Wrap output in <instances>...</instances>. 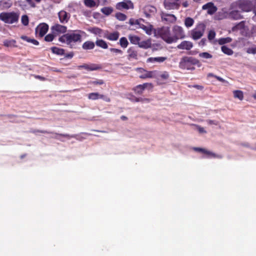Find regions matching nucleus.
Instances as JSON below:
<instances>
[{"mask_svg":"<svg viewBox=\"0 0 256 256\" xmlns=\"http://www.w3.org/2000/svg\"><path fill=\"white\" fill-rule=\"evenodd\" d=\"M78 32H72L67 33L60 36L58 40L62 43H66L70 48H75V44L82 42L81 34H85L82 30H78Z\"/></svg>","mask_w":256,"mask_h":256,"instance_id":"nucleus-1","label":"nucleus"},{"mask_svg":"<svg viewBox=\"0 0 256 256\" xmlns=\"http://www.w3.org/2000/svg\"><path fill=\"white\" fill-rule=\"evenodd\" d=\"M200 66V61L192 56H183L179 62V68L182 70H194L195 66Z\"/></svg>","mask_w":256,"mask_h":256,"instance_id":"nucleus-2","label":"nucleus"},{"mask_svg":"<svg viewBox=\"0 0 256 256\" xmlns=\"http://www.w3.org/2000/svg\"><path fill=\"white\" fill-rule=\"evenodd\" d=\"M156 36L162 38L168 44H172L171 32L170 28L168 26H162L154 30Z\"/></svg>","mask_w":256,"mask_h":256,"instance_id":"nucleus-3","label":"nucleus"},{"mask_svg":"<svg viewBox=\"0 0 256 256\" xmlns=\"http://www.w3.org/2000/svg\"><path fill=\"white\" fill-rule=\"evenodd\" d=\"M206 28V26L202 22L197 24L196 28L192 30L190 36L194 40H198L200 38L204 35Z\"/></svg>","mask_w":256,"mask_h":256,"instance_id":"nucleus-4","label":"nucleus"},{"mask_svg":"<svg viewBox=\"0 0 256 256\" xmlns=\"http://www.w3.org/2000/svg\"><path fill=\"white\" fill-rule=\"evenodd\" d=\"M19 14L14 12H2L0 14V19L5 23L13 24L18 21Z\"/></svg>","mask_w":256,"mask_h":256,"instance_id":"nucleus-5","label":"nucleus"},{"mask_svg":"<svg viewBox=\"0 0 256 256\" xmlns=\"http://www.w3.org/2000/svg\"><path fill=\"white\" fill-rule=\"evenodd\" d=\"M185 34L182 27L176 25L173 26L171 33L172 44L176 42L178 40L184 38Z\"/></svg>","mask_w":256,"mask_h":256,"instance_id":"nucleus-6","label":"nucleus"},{"mask_svg":"<svg viewBox=\"0 0 256 256\" xmlns=\"http://www.w3.org/2000/svg\"><path fill=\"white\" fill-rule=\"evenodd\" d=\"M153 84L152 83H144L142 84H138L132 88V90L138 94H142L146 88H152Z\"/></svg>","mask_w":256,"mask_h":256,"instance_id":"nucleus-7","label":"nucleus"},{"mask_svg":"<svg viewBox=\"0 0 256 256\" xmlns=\"http://www.w3.org/2000/svg\"><path fill=\"white\" fill-rule=\"evenodd\" d=\"M256 4V1H242L240 4V8L245 12L252 11L254 10V4Z\"/></svg>","mask_w":256,"mask_h":256,"instance_id":"nucleus-8","label":"nucleus"},{"mask_svg":"<svg viewBox=\"0 0 256 256\" xmlns=\"http://www.w3.org/2000/svg\"><path fill=\"white\" fill-rule=\"evenodd\" d=\"M138 70L142 74L139 76V78L141 79H146L147 78H152L156 77V70L154 71H148L142 68H139Z\"/></svg>","mask_w":256,"mask_h":256,"instance_id":"nucleus-9","label":"nucleus"},{"mask_svg":"<svg viewBox=\"0 0 256 256\" xmlns=\"http://www.w3.org/2000/svg\"><path fill=\"white\" fill-rule=\"evenodd\" d=\"M48 30V26L45 23H42L36 28V34H38L40 37L44 36Z\"/></svg>","mask_w":256,"mask_h":256,"instance_id":"nucleus-10","label":"nucleus"},{"mask_svg":"<svg viewBox=\"0 0 256 256\" xmlns=\"http://www.w3.org/2000/svg\"><path fill=\"white\" fill-rule=\"evenodd\" d=\"M116 8L120 10L132 9L134 8V4L132 1H122L116 4Z\"/></svg>","mask_w":256,"mask_h":256,"instance_id":"nucleus-11","label":"nucleus"},{"mask_svg":"<svg viewBox=\"0 0 256 256\" xmlns=\"http://www.w3.org/2000/svg\"><path fill=\"white\" fill-rule=\"evenodd\" d=\"M164 8L168 10L178 9L180 4L177 1H164Z\"/></svg>","mask_w":256,"mask_h":256,"instance_id":"nucleus-12","label":"nucleus"},{"mask_svg":"<svg viewBox=\"0 0 256 256\" xmlns=\"http://www.w3.org/2000/svg\"><path fill=\"white\" fill-rule=\"evenodd\" d=\"M66 27L59 24H55L51 28L52 31L53 33L56 34V36L61 33H64L66 31Z\"/></svg>","mask_w":256,"mask_h":256,"instance_id":"nucleus-13","label":"nucleus"},{"mask_svg":"<svg viewBox=\"0 0 256 256\" xmlns=\"http://www.w3.org/2000/svg\"><path fill=\"white\" fill-rule=\"evenodd\" d=\"M161 18L162 21L170 23L174 22L176 20V18L174 15L172 14H168L164 12L162 13Z\"/></svg>","mask_w":256,"mask_h":256,"instance_id":"nucleus-14","label":"nucleus"},{"mask_svg":"<svg viewBox=\"0 0 256 256\" xmlns=\"http://www.w3.org/2000/svg\"><path fill=\"white\" fill-rule=\"evenodd\" d=\"M18 5L23 10H28L35 7V4L34 1H18Z\"/></svg>","mask_w":256,"mask_h":256,"instance_id":"nucleus-15","label":"nucleus"},{"mask_svg":"<svg viewBox=\"0 0 256 256\" xmlns=\"http://www.w3.org/2000/svg\"><path fill=\"white\" fill-rule=\"evenodd\" d=\"M203 10H206L207 12L210 14H214L217 10V8L212 2L207 3L202 6Z\"/></svg>","mask_w":256,"mask_h":256,"instance_id":"nucleus-16","label":"nucleus"},{"mask_svg":"<svg viewBox=\"0 0 256 256\" xmlns=\"http://www.w3.org/2000/svg\"><path fill=\"white\" fill-rule=\"evenodd\" d=\"M128 58L129 60H137L138 59V52L135 48L134 47L130 48L128 50Z\"/></svg>","mask_w":256,"mask_h":256,"instance_id":"nucleus-17","label":"nucleus"},{"mask_svg":"<svg viewBox=\"0 0 256 256\" xmlns=\"http://www.w3.org/2000/svg\"><path fill=\"white\" fill-rule=\"evenodd\" d=\"M193 46V44L190 41L184 40L178 45L177 48L180 50H190Z\"/></svg>","mask_w":256,"mask_h":256,"instance_id":"nucleus-18","label":"nucleus"},{"mask_svg":"<svg viewBox=\"0 0 256 256\" xmlns=\"http://www.w3.org/2000/svg\"><path fill=\"white\" fill-rule=\"evenodd\" d=\"M32 132L34 133V134H36L37 132H40V133H42V134H57V135H60V136H63V137L68 138H69L75 137L74 136H70V135H69L68 134H57L56 132H48V131L44 130H34L32 131Z\"/></svg>","mask_w":256,"mask_h":256,"instance_id":"nucleus-19","label":"nucleus"},{"mask_svg":"<svg viewBox=\"0 0 256 256\" xmlns=\"http://www.w3.org/2000/svg\"><path fill=\"white\" fill-rule=\"evenodd\" d=\"M120 36V33L118 31L108 33L105 34L104 37L108 40L112 41H116L118 40Z\"/></svg>","mask_w":256,"mask_h":256,"instance_id":"nucleus-20","label":"nucleus"},{"mask_svg":"<svg viewBox=\"0 0 256 256\" xmlns=\"http://www.w3.org/2000/svg\"><path fill=\"white\" fill-rule=\"evenodd\" d=\"M60 20L62 23L67 22L69 20L68 14L64 10L60 11L58 14Z\"/></svg>","mask_w":256,"mask_h":256,"instance_id":"nucleus-21","label":"nucleus"},{"mask_svg":"<svg viewBox=\"0 0 256 256\" xmlns=\"http://www.w3.org/2000/svg\"><path fill=\"white\" fill-rule=\"evenodd\" d=\"M3 45L7 48H17L16 42L13 39L5 40L3 42Z\"/></svg>","mask_w":256,"mask_h":256,"instance_id":"nucleus-22","label":"nucleus"},{"mask_svg":"<svg viewBox=\"0 0 256 256\" xmlns=\"http://www.w3.org/2000/svg\"><path fill=\"white\" fill-rule=\"evenodd\" d=\"M229 17L232 20H238L242 18L240 12L238 10H233L230 12Z\"/></svg>","mask_w":256,"mask_h":256,"instance_id":"nucleus-23","label":"nucleus"},{"mask_svg":"<svg viewBox=\"0 0 256 256\" xmlns=\"http://www.w3.org/2000/svg\"><path fill=\"white\" fill-rule=\"evenodd\" d=\"M84 69L92 71L100 70L102 66L98 64H84Z\"/></svg>","mask_w":256,"mask_h":256,"instance_id":"nucleus-24","label":"nucleus"},{"mask_svg":"<svg viewBox=\"0 0 256 256\" xmlns=\"http://www.w3.org/2000/svg\"><path fill=\"white\" fill-rule=\"evenodd\" d=\"M166 60V57H163V56L156 57V58L150 57V58H148L147 59L146 62H158V63H161V62H162L164 61H165Z\"/></svg>","mask_w":256,"mask_h":256,"instance_id":"nucleus-25","label":"nucleus"},{"mask_svg":"<svg viewBox=\"0 0 256 256\" xmlns=\"http://www.w3.org/2000/svg\"><path fill=\"white\" fill-rule=\"evenodd\" d=\"M156 12V8L151 6H147L144 8V12L147 17H150L151 14H154Z\"/></svg>","mask_w":256,"mask_h":256,"instance_id":"nucleus-26","label":"nucleus"},{"mask_svg":"<svg viewBox=\"0 0 256 256\" xmlns=\"http://www.w3.org/2000/svg\"><path fill=\"white\" fill-rule=\"evenodd\" d=\"M95 46V44L92 41H86L82 46V48L84 50H92Z\"/></svg>","mask_w":256,"mask_h":256,"instance_id":"nucleus-27","label":"nucleus"},{"mask_svg":"<svg viewBox=\"0 0 256 256\" xmlns=\"http://www.w3.org/2000/svg\"><path fill=\"white\" fill-rule=\"evenodd\" d=\"M52 52L58 56H62L64 54V50L56 46H53L50 48Z\"/></svg>","mask_w":256,"mask_h":256,"instance_id":"nucleus-28","label":"nucleus"},{"mask_svg":"<svg viewBox=\"0 0 256 256\" xmlns=\"http://www.w3.org/2000/svg\"><path fill=\"white\" fill-rule=\"evenodd\" d=\"M128 39L130 42L134 44H138L140 40V38L139 36L132 34H130L128 36Z\"/></svg>","mask_w":256,"mask_h":256,"instance_id":"nucleus-29","label":"nucleus"},{"mask_svg":"<svg viewBox=\"0 0 256 256\" xmlns=\"http://www.w3.org/2000/svg\"><path fill=\"white\" fill-rule=\"evenodd\" d=\"M139 26L140 28H142L145 31L146 34L149 35L152 34V25L145 26L140 23Z\"/></svg>","mask_w":256,"mask_h":256,"instance_id":"nucleus-30","label":"nucleus"},{"mask_svg":"<svg viewBox=\"0 0 256 256\" xmlns=\"http://www.w3.org/2000/svg\"><path fill=\"white\" fill-rule=\"evenodd\" d=\"M96 44L101 48L106 49L108 48L107 43L103 40H97L96 42Z\"/></svg>","mask_w":256,"mask_h":256,"instance_id":"nucleus-31","label":"nucleus"},{"mask_svg":"<svg viewBox=\"0 0 256 256\" xmlns=\"http://www.w3.org/2000/svg\"><path fill=\"white\" fill-rule=\"evenodd\" d=\"M234 96L235 98H238L242 100L244 98V94L242 90H236L233 92Z\"/></svg>","mask_w":256,"mask_h":256,"instance_id":"nucleus-32","label":"nucleus"},{"mask_svg":"<svg viewBox=\"0 0 256 256\" xmlns=\"http://www.w3.org/2000/svg\"><path fill=\"white\" fill-rule=\"evenodd\" d=\"M221 50L224 54L228 56H231L234 53L232 49L225 46H223L221 47Z\"/></svg>","mask_w":256,"mask_h":256,"instance_id":"nucleus-33","label":"nucleus"},{"mask_svg":"<svg viewBox=\"0 0 256 256\" xmlns=\"http://www.w3.org/2000/svg\"><path fill=\"white\" fill-rule=\"evenodd\" d=\"M232 41V38L230 37L223 38L218 39V43L220 45H223L225 44L230 42Z\"/></svg>","mask_w":256,"mask_h":256,"instance_id":"nucleus-34","label":"nucleus"},{"mask_svg":"<svg viewBox=\"0 0 256 256\" xmlns=\"http://www.w3.org/2000/svg\"><path fill=\"white\" fill-rule=\"evenodd\" d=\"M119 44L121 47L126 48L128 45V42L126 38L122 37L120 40Z\"/></svg>","mask_w":256,"mask_h":256,"instance_id":"nucleus-35","label":"nucleus"},{"mask_svg":"<svg viewBox=\"0 0 256 256\" xmlns=\"http://www.w3.org/2000/svg\"><path fill=\"white\" fill-rule=\"evenodd\" d=\"M101 12L106 16H108L113 12V8L112 7H104L101 9Z\"/></svg>","mask_w":256,"mask_h":256,"instance_id":"nucleus-36","label":"nucleus"},{"mask_svg":"<svg viewBox=\"0 0 256 256\" xmlns=\"http://www.w3.org/2000/svg\"><path fill=\"white\" fill-rule=\"evenodd\" d=\"M194 24V20L192 18L190 17H188L186 18L184 20V24L186 27L190 28Z\"/></svg>","mask_w":256,"mask_h":256,"instance_id":"nucleus-37","label":"nucleus"},{"mask_svg":"<svg viewBox=\"0 0 256 256\" xmlns=\"http://www.w3.org/2000/svg\"><path fill=\"white\" fill-rule=\"evenodd\" d=\"M56 36V34L52 32V34H49L44 37V40L47 42H50Z\"/></svg>","mask_w":256,"mask_h":256,"instance_id":"nucleus-38","label":"nucleus"},{"mask_svg":"<svg viewBox=\"0 0 256 256\" xmlns=\"http://www.w3.org/2000/svg\"><path fill=\"white\" fill-rule=\"evenodd\" d=\"M88 98L89 100H95L98 99V92H94L90 93Z\"/></svg>","mask_w":256,"mask_h":256,"instance_id":"nucleus-39","label":"nucleus"},{"mask_svg":"<svg viewBox=\"0 0 256 256\" xmlns=\"http://www.w3.org/2000/svg\"><path fill=\"white\" fill-rule=\"evenodd\" d=\"M244 21L240 22H239L238 24H237L232 28V30L243 29L244 27Z\"/></svg>","mask_w":256,"mask_h":256,"instance_id":"nucleus-40","label":"nucleus"},{"mask_svg":"<svg viewBox=\"0 0 256 256\" xmlns=\"http://www.w3.org/2000/svg\"><path fill=\"white\" fill-rule=\"evenodd\" d=\"M115 16L118 20L121 21L125 20L126 18V15L121 12L116 13Z\"/></svg>","mask_w":256,"mask_h":256,"instance_id":"nucleus-41","label":"nucleus"},{"mask_svg":"<svg viewBox=\"0 0 256 256\" xmlns=\"http://www.w3.org/2000/svg\"><path fill=\"white\" fill-rule=\"evenodd\" d=\"M216 35V34L214 30H210L208 35V40L210 41L213 40L214 38Z\"/></svg>","mask_w":256,"mask_h":256,"instance_id":"nucleus-42","label":"nucleus"},{"mask_svg":"<svg viewBox=\"0 0 256 256\" xmlns=\"http://www.w3.org/2000/svg\"><path fill=\"white\" fill-rule=\"evenodd\" d=\"M138 46L140 48H146L150 47V44L146 41H142L139 42Z\"/></svg>","mask_w":256,"mask_h":256,"instance_id":"nucleus-43","label":"nucleus"},{"mask_svg":"<svg viewBox=\"0 0 256 256\" xmlns=\"http://www.w3.org/2000/svg\"><path fill=\"white\" fill-rule=\"evenodd\" d=\"M98 99H102L106 102H110L111 101L110 98L106 95L98 93Z\"/></svg>","mask_w":256,"mask_h":256,"instance_id":"nucleus-44","label":"nucleus"},{"mask_svg":"<svg viewBox=\"0 0 256 256\" xmlns=\"http://www.w3.org/2000/svg\"><path fill=\"white\" fill-rule=\"evenodd\" d=\"M84 2L85 5L89 8H92L97 5L96 1H84Z\"/></svg>","mask_w":256,"mask_h":256,"instance_id":"nucleus-45","label":"nucleus"},{"mask_svg":"<svg viewBox=\"0 0 256 256\" xmlns=\"http://www.w3.org/2000/svg\"><path fill=\"white\" fill-rule=\"evenodd\" d=\"M208 77H214V78H216L218 81H220V82H226V80L224 78H221L220 76H217L216 75H214L212 73H209V74H208Z\"/></svg>","mask_w":256,"mask_h":256,"instance_id":"nucleus-46","label":"nucleus"},{"mask_svg":"<svg viewBox=\"0 0 256 256\" xmlns=\"http://www.w3.org/2000/svg\"><path fill=\"white\" fill-rule=\"evenodd\" d=\"M199 56L204 58H210L212 56V54L207 52L200 53Z\"/></svg>","mask_w":256,"mask_h":256,"instance_id":"nucleus-47","label":"nucleus"},{"mask_svg":"<svg viewBox=\"0 0 256 256\" xmlns=\"http://www.w3.org/2000/svg\"><path fill=\"white\" fill-rule=\"evenodd\" d=\"M205 154L207 156V158H217L218 156L216 155L214 153H213L212 152L206 150V152H204Z\"/></svg>","mask_w":256,"mask_h":256,"instance_id":"nucleus-48","label":"nucleus"},{"mask_svg":"<svg viewBox=\"0 0 256 256\" xmlns=\"http://www.w3.org/2000/svg\"><path fill=\"white\" fill-rule=\"evenodd\" d=\"M28 18L26 15H24L22 16V22L24 26H28Z\"/></svg>","mask_w":256,"mask_h":256,"instance_id":"nucleus-49","label":"nucleus"},{"mask_svg":"<svg viewBox=\"0 0 256 256\" xmlns=\"http://www.w3.org/2000/svg\"><path fill=\"white\" fill-rule=\"evenodd\" d=\"M169 76V74L167 72H164L160 75V78L163 80H168Z\"/></svg>","mask_w":256,"mask_h":256,"instance_id":"nucleus-50","label":"nucleus"},{"mask_svg":"<svg viewBox=\"0 0 256 256\" xmlns=\"http://www.w3.org/2000/svg\"><path fill=\"white\" fill-rule=\"evenodd\" d=\"M12 5V3H10L8 1H0V6H2L4 8H10Z\"/></svg>","mask_w":256,"mask_h":256,"instance_id":"nucleus-51","label":"nucleus"},{"mask_svg":"<svg viewBox=\"0 0 256 256\" xmlns=\"http://www.w3.org/2000/svg\"><path fill=\"white\" fill-rule=\"evenodd\" d=\"M110 52L115 53L116 54H123V52L121 50L118 48H110Z\"/></svg>","mask_w":256,"mask_h":256,"instance_id":"nucleus-52","label":"nucleus"},{"mask_svg":"<svg viewBox=\"0 0 256 256\" xmlns=\"http://www.w3.org/2000/svg\"><path fill=\"white\" fill-rule=\"evenodd\" d=\"M90 84L94 85H102L104 84V82L102 80H96L90 82Z\"/></svg>","mask_w":256,"mask_h":256,"instance_id":"nucleus-53","label":"nucleus"},{"mask_svg":"<svg viewBox=\"0 0 256 256\" xmlns=\"http://www.w3.org/2000/svg\"><path fill=\"white\" fill-rule=\"evenodd\" d=\"M90 32L96 34H99L102 33V30L98 28H94L92 29Z\"/></svg>","mask_w":256,"mask_h":256,"instance_id":"nucleus-54","label":"nucleus"},{"mask_svg":"<svg viewBox=\"0 0 256 256\" xmlns=\"http://www.w3.org/2000/svg\"><path fill=\"white\" fill-rule=\"evenodd\" d=\"M246 52L248 54H256V47L250 48H248Z\"/></svg>","mask_w":256,"mask_h":256,"instance_id":"nucleus-55","label":"nucleus"},{"mask_svg":"<svg viewBox=\"0 0 256 256\" xmlns=\"http://www.w3.org/2000/svg\"><path fill=\"white\" fill-rule=\"evenodd\" d=\"M129 24L130 25H132V26L134 25V24H138V25H139L140 24V22H139V20H134L133 18H130L129 20Z\"/></svg>","mask_w":256,"mask_h":256,"instance_id":"nucleus-56","label":"nucleus"},{"mask_svg":"<svg viewBox=\"0 0 256 256\" xmlns=\"http://www.w3.org/2000/svg\"><path fill=\"white\" fill-rule=\"evenodd\" d=\"M130 100H131V101H132L133 102H142V98H137L134 96H132V98H130Z\"/></svg>","mask_w":256,"mask_h":256,"instance_id":"nucleus-57","label":"nucleus"},{"mask_svg":"<svg viewBox=\"0 0 256 256\" xmlns=\"http://www.w3.org/2000/svg\"><path fill=\"white\" fill-rule=\"evenodd\" d=\"M194 126H195L196 127L197 130L200 133H206V132L204 130V128L201 127L200 126L196 125V124H194Z\"/></svg>","mask_w":256,"mask_h":256,"instance_id":"nucleus-58","label":"nucleus"},{"mask_svg":"<svg viewBox=\"0 0 256 256\" xmlns=\"http://www.w3.org/2000/svg\"><path fill=\"white\" fill-rule=\"evenodd\" d=\"M206 122H207L208 124L210 125L214 124V125L217 126L218 124V122L216 121V120H206Z\"/></svg>","mask_w":256,"mask_h":256,"instance_id":"nucleus-59","label":"nucleus"},{"mask_svg":"<svg viewBox=\"0 0 256 256\" xmlns=\"http://www.w3.org/2000/svg\"><path fill=\"white\" fill-rule=\"evenodd\" d=\"M194 150L196 152H200L203 154H204L206 150L204 148H194Z\"/></svg>","mask_w":256,"mask_h":256,"instance_id":"nucleus-60","label":"nucleus"},{"mask_svg":"<svg viewBox=\"0 0 256 256\" xmlns=\"http://www.w3.org/2000/svg\"><path fill=\"white\" fill-rule=\"evenodd\" d=\"M28 42H31L36 46L38 45V44H39V42L38 40H34V39H32L30 38H29V41Z\"/></svg>","mask_w":256,"mask_h":256,"instance_id":"nucleus-61","label":"nucleus"},{"mask_svg":"<svg viewBox=\"0 0 256 256\" xmlns=\"http://www.w3.org/2000/svg\"><path fill=\"white\" fill-rule=\"evenodd\" d=\"M34 77L36 78V79H38L40 80H42V81H45L46 80V78H45L44 77H43L41 76H40V75H34Z\"/></svg>","mask_w":256,"mask_h":256,"instance_id":"nucleus-62","label":"nucleus"},{"mask_svg":"<svg viewBox=\"0 0 256 256\" xmlns=\"http://www.w3.org/2000/svg\"><path fill=\"white\" fill-rule=\"evenodd\" d=\"M74 56V54L73 52H70V53L66 54H65L64 58H72Z\"/></svg>","mask_w":256,"mask_h":256,"instance_id":"nucleus-63","label":"nucleus"},{"mask_svg":"<svg viewBox=\"0 0 256 256\" xmlns=\"http://www.w3.org/2000/svg\"><path fill=\"white\" fill-rule=\"evenodd\" d=\"M20 38H21L22 40H25V41H26V42H28V41H29V38H30L28 37L27 36H20Z\"/></svg>","mask_w":256,"mask_h":256,"instance_id":"nucleus-64","label":"nucleus"}]
</instances>
